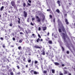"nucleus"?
Returning <instances> with one entry per match:
<instances>
[{
    "mask_svg": "<svg viewBox=\"0 0 75 75\" xmlns=\"http://www.w3.org/2000/svg\"><path fill=\"white\" fill-rule=\"evenodd\" d=\"M19 33L20 34H24V33L22 32H21Z\"/></svg>",
    "mask_w": 75,
    "mask_h": 75,
    "instance_id": "09e8293b",
    "label": "nucleus"
},
{
    "mask_svg": "<svg viewBox=\"0 0 75 75\" xmlns=\"http://www.w3.org/2000/svg\"><path fill=\"white\" fill-rule=\"evenodd\" d=\"M19 42H20V43L22 42V40H19Z\"/></svg>",
    "mask_w": 75,
    "mask_h": 75,
    "instance_id": "3c124183",
    "label": "nucleus"
},
{
    "mask_svg": "<svg viewBox=\"0 0 75 75\" xmlns=\"http://www.w3.org/2000/svg\"><path fill=\"white\" fill-rule=\"evenodd\" d=\"M56 12H57V13H59L60 12V11H59V10L58 9H57L56 10Z\"/></svg>",
    "mask_w": 75,
    "mask_h": 75,
    "instance_id": "6ab92c4d",
    "label": "nucleus"
},
{
    "mask_svg": "<svg viewBox=\"0 0 75 75\" xmlns=\"http://www.w3.org/2000/svg\"><path fill=\"white\" fill-rule=\"evenodd\" d=\"M32 21H34V20H35V18H32Z\"/></svg>",
    "mask_w": 75,
    "mask_h": 75,
    "instance_id": "2f4dec72",
    "label": "nucleus"
},
{
    "mask_svg": "<svg viewBox=\"0 0 75 75\" xmlns=\"http://www.w3.org/2000/svg\"><path fill=\"white\" fill-rule=\"evenodd\" d=\"M60 75H63V74L61 73L60 74Z\"/></svg>",
    "mask_w": 75,
    "mask_h": 75,
    "instance_id": "338daca9",
    "label": "nucleus"
},
{
    "mask_svg": "<svg viewBox=\"0 0 75 75\" xmlns=\"http://www.w3.org/2000/svg\"><path fill=\"white\" fill-rule=\"evenodd\" d=\"M67 54H68L69 53V51H67Z\"/></svg>",
    "mask_w": 75,
    "mask_h": 75,
    "instance_id": "0e129e2a",
    "label": "nucleus"
},
{
    "mask_svg": "<svg viewBox=\"0 0 75 75\" xmlns=\"http://www.w3.org/2000/svg\"><path fill=\"white\" fill-rule=\"evenodd\" d=\"M51 11V9H48L47 10V11Z\"/></svg>",
    "mask_w": 75,
    "mask_h": 75,
    "instance_id": "8fccbe9b",
    "label": "nucleus"
},
{
    "mask_svg": "<svg viewBox=\"0 0 75 75\" xmlns=\"http://www.w3.org/2000/svg\"><path fill=\"white\" fill-rule=\"evenodd\" d=\"M28 1L29 3H30V4H31V3H32V1L31 0H28Z\"/></svg>",
    "mask_w": 75,
    "mask_h": 75,
    "instance_id": "f704fd0d",
    "label": "nucleus"
},
{
    "mask_svg": "<svg viewBox=\"0 0 75 75\" xmlns=\"http://www.w3.org/2000/svg\"><path fill=\"white\" fill-rule=\"evenodd\" d=\"M10 26V27H11V26H12V25H13V24H12V23H11L10 25H9Z\"/></svg>",
    "mask_w": 75,
    "mask_h": 75,
    "instance_id": "6e6d98bb",
    "label": "nucleus"
},
{
    "mask_svg": "<svg viewBox=\"0 0 75 75\" xmlns=\"http://www.w3.org/2000/svg\"><path fill=\"white\" fill-rule=\"evenodd\" d=\"M57 22L58 23V25H60V24H62V23L61 22V21H60L59 19H58L57 20Z\"/></svg>",
    "mask_w": 75,
    "mask_h": 75,
    "instance_id": "9d476101",
    "label": "nucleus"
},
{
    "mask_svg": "<svg viewBox=\"0 0 75 75\" xmlns=\"http://www.w3.org/2000/svg\"><path fill=\"white\" fill-rule=\"evenodd\" d=\"M26 60V58H25V57H24L23 60V61H24V62H25V60Z\"/></svg>",
    "mask_w": 75,
    "mask_h": 75,
    "instance_id": "c756f323",
    "label": "nucleus"
},
{
    "mask_svg": "<svg viewBox=\"0 0 75 75\" xmlns=\"http://www.w3.org/2000/svg\"><path fill=\"white\" fill-rule=\"evenodd\" d=\"M57 2L58 4H60V1H58Z\"/></svg>",
    "mask_w": 75,
    "mask_h": 75,
    "instance_id": "49530a36",
    "label": "nucleus"
},
{
    "mask_svg": "<svg viewBox=\"0 0 75 75\" xmlns=\"http://www.w3.org/2000/svg\"><path fill=\"white\" fill-rule=\"evenodd\" d=\"M47 72V71L45 70L43 72V73H44V74H46Z\"/></svg>",
    "mask_w": 75,
    "mask_h": 75,
    "instance_id": "c85d7f7f",
    "label": "nucleus"
},
{
    "mask_svg": "<svg viewBox=\"0 0 75 75\" xmlns=\"http://www.w3.org/2000/svg\"><path fill=\"white\" fill-rule=\"evenodd\" d=\"M25 50L28 53L29 52V53H31L30 52V48L28 47H26L25 48Z\"/></svg>",
    "mask_w": 75,
    "mask_h": 75,
    "instance_id": "20e7f679",
    "label": "nucleus"
},
{
    "mask_svg": "<svg viewBox=\"0 0 75 75\" xmlns=\"http://www.w3.org/2000/svg\"><path fill=\"white\" fill-rule=\"evenodd\" d=\"M11 4L12 6H14L15 5V1H11Z\"/></svg>",
    "mask_w": 75,
    "mask_h": 75,
    "instance_id": "1a4fd4ad",
    "label": "nucleus"
},
{
    "mask_svg": "<svg viewBox=\"0 0 75 75\" xmlns=\"http://www.w3.org/2000/svg\"><path fill=\"white\" fill-rule=\"evenodd\" d=\"M50 17L51 18L52 17V16L51 15H50Z\"/></svg>",
    "mask_w": 75,
    "mask_h": 75,
    "instance_id": "680f3d73",
    "label": "nucleus"
},
{
    "mask_svg": "<svg viewBox=\"0 0 75 75\" xmlns=\"http://www.w3.org/2000/svg\"><path fill=\"white\" fill-rule=\"evenodd\" d=\"M12 39L13 41H15V40H16V38H15L14 37Z\"/></svg>",
    "mask_w": 75,
    "mask_h": 75,
    "instance_id": "c03bdc74",
    "label": "nucleus"
},
{
    "mask_svg": "<svg viewBox=\"0 0 75 75\" xmlns=\"http://www.w3.org/2000/svg\"><path fill=\"white\" fill-rule=\"evenodd\" d=\"M2 46L3 47V48H6V46H5V45H3Z\"/></svg>",
    "mask_w": 75,
    "mask_h": 75,
    "instance_id": "37998d69",
    "label": "nucleus"
},
{
    "mask_svg": "<svg viewBox=\"0 0 75 75\" xmlns=\"http://www.w3.org/2000/svg\"><path fill=\"white\" fill-rule=\"evenodd\" d=\"M42 28H43V31H45V30H46L47 29V27H42Z\"/></svg>",
    "mask_w": 75,
    "mask_h": 75,
    "instance_id": "f3484780",
    "label": "nucleus"
},
{
    "mask_svg": "<svg viewBox=\"0 0 75 75\" xmlns=\"http://www.w3.org/2000/svg\"><path fill=\"white\" fill-rule=\"evenodd\" d=\"M37 63H38V61H35V64H37Z\"/></svg>",
    "mask_w": 75,
    "mask_h": 75,
    "instance_id": "ea45409f",
    "label": "nucleus"
},
{
    "mask_svg": "<svg viewBox=\"0 0 75 75\" xmlns=\"http://www.w3.org/2000/svg\"><path fill=\"white\" fill-rule=\"evenodd\" d=\"M65 21L67 25L69 24V22L68 21V20L67 19H65Z\"/></svg>",
    "mask_w": 75,
    "mask_h": 75,
    "instance_id": "9b49d317",
    "label": "nucleus"
},
{
    "mask_svg": "<svg viewBox=\"0 0 75 75\" xmlns=\"http://www.w3.org/2000/svg\"><path fill=\"white\" fill-rule=\"evenodd\" d=\"M23 14H24V17L25 18H26L27 17V13L25 12V11H23Z\"/></svg>",
    "mask_w": 75,
    "mask_h": 75,
    "instance_id": "6e6552de",
    "label": "nucleus"
},
{
    "mask_svg": "<svg viewBox=\"0 0 75 75\" xmlns=\"http://www.w3.org/2000/svg\"><path fill=\"white\" fill-rule=\"evenodd\" d=\"M10 8H11V10H12L13 8V7L12 6H11L10 7Z\"/></svg>",
    "mask_w": 75,
    "mask_h": 75,
    "instance_id": "de8ad7c7",
    "label": "nucleus"
},
{
    "mask_svg": "<svg viewBox=\"0 0 75 75\" xmlns=\"http://www.w3.org/2000/svg\"><path fill=\"white\" fill-rule=\"evenodd\" d=\"M54 64L55 65H57V66H58V65H59V63L57 62H55Z\"/></svg>",
    "mask_w": 75,
    "mask_h": 75,
    "instance_id": "f8f14e48",
    "label": "nucleus"
},
{
    "mask_svg": "<svg viewBox=\"0 0 75 75\" xmlns=\"http://www.w3.org/2000/svg\"><path fill=\"white\" fill-rule=\"evenodd\" d=\"M22 73H25V71H22Z\"/></svg>",
    "mask_w": 75,
    "mask_h": 75,
    "instance_id": "4d7b16f0",
    "label": "nucleus"
},
{
    "mask_svg": "<svg viewBox=\"0 0 75 75\" xmlns=\"http://www.w3.org/2000/svg\"><path fill=\"white\" fill-rule=\"evenodd\" d=\"M58 30H59V33H60L61 32H62V30H61V29L59 28Z\"/></svg>",
    "mask_w": 75,
    "mask_h": 75,
    "instance_id": "4be33fe9",
    "label": "nucleus"
},
{
    "mask_svg": "<svg viewBox=\"0 0 75 75\" xmlns=\"http://www.w3.org/2000/svg\"><path fill=\"white\" fill-rule=\"evenodd\" d=\"M21 74V73H20V71H18L17 73H16V75H20Z\"/></svg>",
    "mask_w": 75,
    "mask_h": 75,
    "instance_id": "412c9836",
    "label": "nucleus"
},
{
    "mask_svg": "<svg viewBox=\"0 0 75 75\" xmlns=\"http://www.w3.org/2000/svg\"><path fill=\"white\" fill-rule=\"evenodd\" d=\"M42 41H43V40H42V39H41L40 40L39 38L36 40V42L38 43L39 42V41H40V42H41V41L42 42Z\"/></svg>",
    "mask_w": 75,
    "mask_h": 75,
    "instance_id": "39448f33",
    "label": "nucleus"
},
{
    "mask_svg": "<svg viewBox=\"0 0 75 75\" xmlns=\"http://www.w3.org/2000/svg\"><path fill=\"white\" fill-rule=\"evenodd\" d=\"M36 18H37L38 20H37V21L38 22H39L40 23V22H41V19L38 17V16H36Z\"/></svg>",
    "mask_w": 75,
    "mask_h": 75,
    "instance_id": "423d86ee",
    "label": "nucleus"
},
{
    "mask_svg": "<svg viewBox=\"0 0 75 75\" xmlns=\"http://www.w3.org/2000/svg\"><path fill=\"white\" fill-rule=\"evenodd\" d=\"M61 28L62 31L64 33H65V34H66V30H65V28H64L62 24L61 26Z\"/></svg>",
    "mask_w": 75,
    "mask_h": 75,
    "instance_id": "f03ea898",
    "label": "nucleus"
},
{
    "mask_svg": "<svg viewBox=\"0 0 75 75\" xmlns=\"http://www.w3.org/2000/svg\"><path fill=\"white\" fill-rule=\"evenodd\" d=\"M30 25H34V24L33 23H32V22H31Z\"/></svg>",
    "mask_w": 75,
    "mask_h": 75,
    "instance_id": "a18cd8bd",
    "label": "nucleus"
},
{
    "mask_svg": "<svg viewBox=\"0 0 75 75\" xmlns=\"http://www.w3.org/2000/svg\"><path fill=\"white\" fill-rule=\"evenodd\" d=\"M5 38L6 40H8V38H7V36H5Z\"/></svg>",
    "mask_w": 75,
    "mask_h": 75,
    "instance_id": "603ef678",
    "label": "nucleus"
},
{
    "mask_svg": "<svg viewBox=\"0 0 75 75\" xmlns=\"http://www.w3.org/2000/svg\"><path fill=\"white\" fill-rule=\"evenodd\" d=\"M8 71H9V72H11V70H8Z\"/></svg>",
    "mask_w": 75,
    "mask_h": 75,
    "instance_id": "774afa93",
    "label": "nucleus"
},
{
    "mask_svg": "<svg viewBox=\"0 0 75 75\" xmlns=\"http://www.w3.org/2000/svg\"><path fill=\"white\" fill-rule=\"evenodd\" d=\"M34 47L36 49H37V48H38V49H40L41 48L40 47L38 46L37 45H35L34 46Z\"/></svg>",
    "mask_w": 75,
    "mask_h": 75,
    "instance_id": "0eeeda50",
    "label": "nucleus"
},
{
    "mask_svg": "<svg viewBox=\"0 0 75 75\" xmlns=\"http://www.w3.org/2000/svg\"><path fill=\"white\" fill-rule=\"evenodd\" d=\"M4 6H2L1 8H0V11H3V9H4Z\"/></svg>",
    "mask_w": 75,
    "mask_h": 75,
    "instance_id": "a211bd4d",
    "label": "nucleus"
},
{
    "mask_svg": "<svg viewBox=\"0 0 75 75\" xmlns=\"http://www.w3.org/2000/svg\"><path fill=\"white\" fill-rule=\"evenodd\" d=\"M13 8L15 9V10H17V7L16 5H15L14 6H13Z\"/></svg>",
    "mask_w": 75,
    "mask_h": 75,
    "instance_id": "2eb2a0df",
    "label": "nucleus"
},
{
    "mask_svg": "<svg viewBox=\"0 0 75 75\" xmlns=\"http://www.w3.org/2000/svg\"><path fill=\"white\" fill-rule=\"evenodd\" d=\"M61 47H62V51H64V47H63L62 46Z\"/></svg>",
    "mask_w": 75,
    "mask_h": 75,
    "instance_id": "bb28decb",
    "label": "nucleus"
},
{
    "mask_svg": "<svg viewBox=\"0 0 75 75\" xmlns=\"http://www.w3.org/2000/svg\"><path fill=\"white\" fill-rule=\"evenodd\" d=\"M38 36L39 38H41V36H40V35L39 34H38Z\"/></svg>",
    "mask_w": 75,
    "mask_h": 75,
    "instance_id": "7c9ffc66",
    "label": "nucleus"
},
{
    "mask_svg": "<svg viewBox=\"0 0 75 75\" xmlns=\"http://www.w3.org/2000/svg\"><path fill=\"white\" fill-rule=\"evenodd\" d=\"M27 21L28 23H29V22H30V18H27Z\"/></svg>",
    "mask_w": 75,
    "mask_h": 75,
    "instance_id": "a878e982",
    "label": "nucleus"
},
{
    "mask_svg": "<svg viewBox=\"0 0 75 75\" xmlns=\"http://www.w3.org/2000/svg\"><path fill=\"white\" fill-rule=\"evenodd\" d=\"M0 39L1 40H2V41H3L4 40V38L1 37L0 38Z\"/></svg>",
    "mask_w": 75,
    "mask_h": 75,
    "instance_id": "79ce46f5",
    "label": "nucleus"
},
{
    "mask_svg": "<svg viewBox=\"0 0 75 75\" xmlns=\"http://www.w3.org/2000/svg\"><path fill=\"white\" fill-rule=\"evenodd\" d=\"M49 47H50V50H51V49H52V47H51V46H49Z\"/></svg>",
    "mask_w": 75,
    "mask_h": 75,
    "instance_id": "bf43d9fd",
    "label": "nucleus"
},
{
    "mask_svg": "<svg viewBox=\"0 0 75 75\" xmlns=\"http://www.w3.org/2000/svg\"><path fill=\"white\" fill-rule=\"evenodd\" d=\"M45 20V18H43L42 19V21H44Z\"/></svg>",
    "mask_w": 75,
    "mask_h": 75,
    "instance_id": "052dcab7",
    "label": "nucleus"
},
{
    "mask_svg": "<svg viewBox=\"0 0 75 75\" xmlns=\"http://www.w3.org/2000/svg\"><path fill=\"white\" fill-rule=\"evenodd\" d=\"M28 63H30L31 61V59H28Z\"/></svg>",
    "mask_w": 75,
    "mask_h": 75,
    "instance_id": "b1692460",
    "label": "nucleus"
},
{
    "mask_svg": "<svg viewBox=\"0 0 75 75\" xmlns=\"http://www.w3.org/2000/svg\"><path fill=\"white\" fill-rule=\"evenodd\" d=\"M25 6H26V4H25V3H23V7H25Z\"/></svg>",
    "mask_w": 75,
    "mask_h": 75,
    "instance_id": "4c0bfd02",
    "label": "nucleus"
},
{
    "mask_svg": "<svg viewBox=\"0 0 75 75\" xmlns=\"http://www.w3.org/2000/svg\"><path fill=\"white\" fill-rule=\"evenodd\" d=\"M18 3H20V1L19 0L17 1Z\"/></svg>",
    "mask_w": 75,
    "mask_h": 75,
    "instance_id": "5fc2aeb1",
    "label": "nucleus"
},
{
    "mask_svg": "<svg viewBox=\"0 0 75 75\" xmlns=\"http://www.w3.org/2000/svg\"><path fill=\"white\" fill-rule=\"evenodd\" d=\"M53 22L54 23H55V18H54L53 19Z\"/></svg>",
    "mask_w": 75,
    "mask_h": 75,
    "instance_id": "13d9d810",
    "label": "nucleus"
},
{
    "mask_svg": "<svg viewBox=\"0 0 75 75\" xmlns=\"http://www.w3.org/2000/svg\"><path fill=\"white\" fill-rule=\"evenodd\" d=\"M18 28H19L20 29H23V28H22L20 27V25H18Z\"/></svg>",
    "mask_w": 75,
    "mask_h": 75,
    "instance_id": "473e14b6",
    "label": "nucleus"
},
{
    "mask_svg": "<svg viewBox=\"0 0 75 75\" xmlns=\"http://www.w3.org/2000/svg\"><path fill=\"white\" fill-rule=\"evenodd\" d=\"M48 42L50 44H52V40H49Z\"/></svg>",
    "mask_w": 75,
    "mask_h": 75,
    "instance_id": "4468645a",
    "label": "nucleus"
},
{
    "mask_svg": "<svg viewBox=\"0 0 75 75\" xmlns=\"http://www.w3.org/2000/svg\"><path fill=\"white\" fill-rule=\"evenodd\" d=\"M62 34L63 35V38L64 39V42H67V40H66V38H65V34L64 33H62Z\"/></svg>",
    "mask_w": 75,
    "mask_h": 75,
    "instance_id": "7ed1b4c3",
    "label": "nucleus"
},
{
    "mask_svg": "<svg viewBox=\"0 0 75 75\" xmlns=\"http://www.w3.org/2000/svg\"><path fill=\"white\" fill-rule=\"evenodd\" d=\"M30 73L32 75H33L34 74V75H38V74H39V73L38 72H37L35 71H34L33 70H32L30 71Z\"/></svg>",
    "mask_w": 75,
    "mask_h": 75,
    "instance_id": "f257e3e1",
    "label": "nucleus"
},
{
    "mask_svg": "<svg viewBox=\"0 0 75 75\" xmlns=\"http://www.w3.org/2000/svg\"><path fill=\"white\" fill-rule=\"evenodd\" d=\"M10 74L11 75H14V74H13V72H11L10 73Z\"/></svg>",
    "mask_w": 75,
    "mask_h": 75,
    "instance_id": "72a5a7b5",
    "label": "nucleus"
},
{
    "mask_svg": "<svg viewBox=\"0 0 75 75\" xmlns=\"http://www.w3.org/2000/svg\"><path fill=\"white\" fill-rule=\"evenodd\" d=\"M17 67L18 69H20V66H19V65L17 66Z\"/></svg>",
    "mask_w": 75,
    "mask_h": 75,
    "instance_id": "e433bc0d",
    "label": "nucleus"
},
{
    "mask_svg": "<svg viewBox=\"0 0 75 75\" xmlns=\"http://www.w3.org/2000/svg\"><path fill=\"white\" fill-rule=\"evenodd\" d=\"M42 55H45V51H43L42 52Z\"/></svg>",
    "mask_w": 75,
    "mask_h": 75,
    "instance_id": "c9c22d12",
    "label": "nucleus"
},
{
    "mask_svg": "<svg viewBox=\"0 0 75 75\" xmlns=\"http://www.w3.org/2000/svg\"><path fill=\"white\" fill-rule=\"evenodd\" d=\"M64 74H68V71H67V70H64Z\"/></svg>",
    "mask_w": 75,
    "mask_h": 75,
    "instance_id": "ddd939ff",
    "label": "nucleus"
},
{
    "mask_svg": "<svg viewBox=\"0 0 75 75\" xmlns=\"http://www.w3.org/2000/svg\"><path fill=\"white\" fill-rule=\"evenodd\" d=\"M18 23L19 24H20V18H18Z\"/></svg>",
    "mask_w": 75,
    "mask_h": 75,
    "instance_id": "aec40b11",
    "label": "nucleus"
},
{
    "mask_svg": "<svg viewBox=\"0 0 75 75\" xmlns=\"http://www.w3.org/2000/svg\"><path fill=\"white\" fill-rule=\"evenodd\" d=\"M33 64H34V62H33V61L32 62L31 64H30V65H31V66L32 67H33Z\"/></svg>",
    "mask_w": 75,
    "mask_h": 75,
    "instance_id": "cd10ccee",
    "label": "nucleus"
},
{
    "mask_svg": "<svg viewBox=\"0 0 75 75\" xmlns=\"http://www.w3.org/2000/svg\"><path fill=\"white\" fill-rule=\"evenodd\" d=\"M22 48L21 46H19L18 47V50H21V49Z\"/></svg>",
    "mask_w": 75,
    "mask_h": 75,
    "instance_id": "5701e85b",
    "label": "nucleus"
},
{
    "mask_svg": "<svg viewBox=\"0 0 75 75\" xmlns=\"http://www.w3.org/2000/svg\"><path fill=\"white\" fill-rule=\"evenodd\" d=\"M46 54H47V55H48V54H49L48 53V52H46Z\"/></svg>",
    "mask_w": 75,
    "mask_h": 75,
    "instance_id": "69168bd1",
    "label": "nucleus"
},
{
    "mask_svg": "<svg viewBox=\"0 0 75 75\" xmlns=\"http://www.w3.org/2000/svg\"><path fill=\"white\" fill-rule=\"evenodd\" d=\"M38 31H40L41 30V28H40V27H39L38 28Z\"/></svg>",
    "mask_w": 75,
    "mask_h": 75,
    "instance_id": "a19ab883",
    "label": "nucleus"
},
{
    "mask_svg": "<svg viewBox=\"0 0 75 75\" xmlns=\"http://www.w3.org/2000/svg\"><path fill=\"white\" fill-rule=\"evenodd\" d=\"M27 4H28V6H31V4H29V3H28Z\"/></svg>",
    "mask_w": 75,
    "mask_h": 75,
    "instance_id": "58836bf2",
    "label": "nucleus"
},
{
    "mask_svg": "<svg viewBox=\"0 0 75 75\" xmlns=\"http://www.w3.org/2000/svg\"><path fill=\"white\" fill-rule=\"evenodd\" d=\"M33 40H30V42L31 43H33Z\"/></svg>",
    "mask_w": 75,
    "mask_h": 75,
    "instance_id": "864d4df0",
    "label": "nucleus"
},
{
    "mask_svg": "<svg viewBox=\"0 0 75 75\" xmlns=\"http://www.w3.org/2000/svg\"><path fill=\"white\" fill-rule=\"evenodd\" d=\"M52 74H54L55 73V70L54 69H52Z\"/></svg>",
    "mask_w": 75,
    "mask_h": 75,
    "instance_id": "393cba45",
    "label": "nucleus"
},
{
    "mask_svg": "<svg viewBox=\"0 0 75 75\" xmlns=\"http://www.w3.org/2000/svg\"><path fill=\"white\" fill-rule=\"evenodd\" d=\"M62 67H64V66H65V65L64 64H62Z\"/></svg>",
    "mask_w": 75,
    "mask_h": 75,
    "instance_id": "e2e57ef3",
    "label": "nucleus"
},
{
    "mask_svg": "<svg viewBox=\"0 0 75 75\" xmlns=\"http://www.w3.org/2000/svg\"><path fill=\"white\" fill-rule=\"evenodd\" d=\"M66 37L67 38V39L68 40H69V42H71V40H70V39H69V37H68V35H66Z\"/></svg>",
    "mask_w": 75,
    "mask_h": 75,
    "instance_id": "dca6fc26",
    "label": "nucleus"
}]
</instances>
